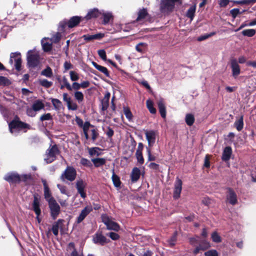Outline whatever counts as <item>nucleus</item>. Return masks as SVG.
Instances as JSON below:
<instances>
[{"instance_id":"a878e982","label":"nucleus","mask_w":256,"mask_h":256,"mask_svg":"<svg viewBox=\"0 0 256 256\" xmlns=\"http://www.w3.org/2000/svg\"><path fill=\"white\" fill-rule=\"evenodd\" d=\"M44 107V104L40 100H36L32 104V108L36 112L40 111Z\"/></svg>"},{"instance_id":"2eb2a0df","label":"nucleus","mask_w":256,"mask_h":256,"mask_svg":"<svg viewBox=\"0 0 256 256\" xmlns=\"http://www.w3.org/2000/svg\"><path fill=\"white\" fill-rule=\"evenodd\" d=\"M145 134L149 146H152L156 141V132L154 130L146 131Z\"/></svg>"},{"instance_id":"b1692460","label":"nucleus","mask_w":256,"mask_h":256,"mask_svg":"<svg viewBox=\"0 0 256 256\" xmlns=\"http://www.w3.org/2000/svg\"><path fill=\"white\" fill-rule=\"evenodd\" d=\"M232 152V150L230 147H226L223 152L222 159L224 161H227L230 160Z\"/></svg>"},{"instance_id":"20e7f679","label":"nucleus","mask_w":256,"mask_h":256,"mask_svg":"<svg viewBox=\"0 0 256 256\" xmlns=\"http://www.w3.org/2000/svg\"><path fill=\"white\" fill-rule=\"evenodd\" d=\"M58 153L59 150L56 144L50 146L46 152L44 160L46 164L52 162L56 160V156Z\"/></svg>"},{"instance_id":"de8ad7c7","label":"nucleus","mask_w":256,"mask_h":256,"mask_svg":"<svg viewBox=\"0 0 256 256\" xmlns=\"http://www.w3.org/2000/svg\"><path fill=\"white\" fill-rule=\"evenodd\" d=\"M136 156L138 161V162L140 164H142L144 162V158L142 156V152H136Z\"/></svg>"},{"instance_id":"e2e57ef3","label":"nucleus","mask_w":256,"mask_h":256,"mask_svg":"<svg viewBox=\"0 0 256 256\" xmlns=\"http://www.w3.org/2000/svg\"><path fill=\"white\" fill-rule=\"evenodd\" d=\"M99 148H90L88 150V153L90 156H94V155H98V150Z\"/></svg>"},{"instance_id":"e433bc0d","label":"nucleus","mask_w":256,"mask_h":256,"mask_svg":"<svg viewBox=\"0 0 256 256\" xmlns=\"http://www.w3.org/2000/svg\"><path fill=\"white\" fill-rule=\"evenodd\" d=\"M146 106L150 112L152 114H155L156 113V109L154 107L153 102L150 100H148L146 102Z\"/></svg>"},{"instance_id":"cd10ccee","label":"nucleus","mask_w":256,"mask_h":256,"mask_svg":"<svg viewBox=\"0 0 256 256\" xmlns=\"http://www.w3.org/2000/svg\"><path fill=\"white\" fill-rule=\"evenodd\" d=\"M51 102L56 110H60L62 108V104L59 100L52 98Z\"/></svg>"},{"instance_id":"6ab92c4d","label":"nucleus","mask_w":256,"mask_h":256,"mask_svg":"<svg viewBox=\"0 0 256 256\" xmlns=\"http://www.w3.org/2000/svg\"><path fill=\"white\" fill-rule=\"evenodd\" d=\"M100 16H102V24H108L110 22V20L112 19L113 18V16L111 12H105L103 10H101Z\"/></svg>"},{"instance_id":"c756f323","label":"nucleus","mask_w":256,"mask_h":256,"mask_svg":"<svg viewBox=\"0 0 256 256\" xmlns=\"http://www.w3.org/2000/svg\"><path fill=\"white\" fill-rule=\"evenodd\" d=\"M39 84L45 88H49L52 86V82L48 81L46 79L42 78L38 80Z\"/></svg>"},{"instance_id":"72a5a7b5","label":"nucleus","mask_w":256,"mask_h":256,"mask_svg":"<svg viewBox=\"0 0 256 256\" xmlns=\"http://www.w3.org/2000/svg\"><path fill=\"white\" fill-rule=\"evenodd\" d=\"M256 33V30L254 29H246L244 30L242 32V34L244 36H246L248 37H252L255 35Z\"/></svg>"},{"instance_id":"69168bd1","label":"nucleus","mask_w":256,"mask_h":256,"mask_svg":"<svg viewBox=\"0 0 256 256\" xmlns=\"http://www.w3.org/2000/svg\"><path fill=\"white\" fill-rule=\"evenodd\" d=\"M62 81L64 83V86L68 90H72L71 86L70 84V83L68 82V80L66 79V76H63Z\"/></svg>"},{"instance_id":"39448f33","label":"nucleus","mask_w":256,"mask_h":256,"mask_svg":"<svg viewBox=\"0 0 256 256\" xmlns=\"http://www.w3.org/2000/svg\"><path fill=\"white\" fill-rule=\"evenodd\" d=\"M181 4V0H162L160 10L162 13L168 12L172 11L174 7L175 4Z\"/></svg>"},{"instance_id":"052dcab7","label":"nucleus","mask_w":256,"mask_h":256,"mask_svg":"<svg viewBox=\"0 0 256 256\" xmlns=\"http://www.w3.org/2000/svg\"><path fill=\"white\" fill-rule=\"evenodd\" d=\"M51 120H52V116L50 113L44 114L42 115L40 118V120L42 122Z\"/></svg>"},{"instance_id":"6e6552de","label":"nucleus","mask_w":256,"mask_h":256,"mask_svg":"<svg viewBox=\"0 0 256 256\" xmlns=\"http://www.w3.org/2000/svg\"><path fill=\"white\" fill-rule=\"evenodd\" d=\"M40 197L38 196V195L34 194L32 206L33 210L36 215V219L38 224H40L41 222V219L40 218V216L41 214V210L40 208Z\"/></svg>"},{"instance_id":"864d4df0","label":"nucleus","mask_w":256,"mask_h":256,"mask_svg":"<svg viewBox=\"0 0 256 256\" xmlns=\"http://www.w3.org/2000/svg\"><path fill=\"white\" fill-rule=\"evenodd\" d=\"M10 83V80L6 78L3 76H0V86H8Z\"/></svg>"},{"instance_id":"bb28decb","label":"nucleus","mask_w":256,"mask_h":256,"mask_svg":"<svg viewBox=\"0 0 256 256\" xmlns=\"http://www.w3.org/2000/svg\"><path fill=\"white\" fill-rule=\"evenodd\" d=\"M40 74L48 78H52L54 75L52 69L48 66L41 72Z\"/></svg>"},{"instance_id":"f3484780","label":"nucleus","mask_w":256,"mask_h":256,"mask_svg":"<svg viewBox=\"0 0 256 256\" xmlns=\"http://www.w3.org/2000/svg\"><path fill=\"white\" fill-rule=\"evenodd\" d=\"M52 43L49 38H43L41 40V44L44 50V52L50 51L52 48Z\"/></svg>"},{"instance_id":"ddd939ff","label":"nucleus","mask_w":256,"mask_h":256,"mask_svg":"<svg viewBox=\"0 0 256 256\" xmlns=\"http://www.w3.org/2000/svg\"><path fill=\"white\" fill-rule=\"evenodd\" d=\"M92 241L95 244L104 246L108 242L106 238L102 234V232H96L93 236Z\"/></svg>"},{"instance_id":"f8f14e48","label":"nucleus","mask_w":256,"mask_h":256,"mask_svg":"<svg viewBox=\"0 0 256 256\" xmlns=\"http://www.w3.org/2000/svg\"><path fill=\"white\" fill-rule=\"evenodd\" d=\"M86 186V184L82 180H77L76 182V188L77 189L78 192L83 198H85L86 196L85 192Z\"/></svg>"},{"instance_id":"0eeeda50","label":"nucleus","mask_w":256,"mask_h":256,"mask_svg":"<svg viewBox=\"0 0 256 256\" xmlns=\"http://www.w3.org/2000/svg\"><path fill=\"white\" fill-rule=\"evenodd\" d=\"M102 222L106 225L108 230L115 231L119 230V225L116 222L112 221L107 215H102Z\"/></svg>"},{"instance_id":"7c9ffc66","label":"nucleus","mask_w":256,"mask_h":256,"mask_svg":"<svg viewBox=\"0 0 256 256\" xmlns=\"http://www.w3.org/2000/svg\"><path fill=\"white\" fill-rule=\"evenodd\" d=\"M96 167H99L105 164L106 160L104 158H96L92 160Z\"/></svg>"},{"instance_id":"4d7b16f0","label":"nucleus","mask_w":256,"mask_h":256,"mask_svg":"<svg viewBox=\"0 0 256 256\" xmlns=\"http://www.w3.org/2000/svg\"><path fill=\"white\" fill-rule=\"evenodd\" d=\"M61 34L59 32L56 33L55 34H54L51 38H50L52 42L56 43L59 42V40L60 39Z\"/></svg>"},{"instance_id":"473e14b6","label":"nucleus","mask_w":256,"mask_h":256,"mask_svg":"<svg viewBox=\"0 0 256 256\" xmlns=\"http://www.w3.org/2000/svg\"><path fill=\"white\" fill-rule=\"evenodd\" d=\"M195 118L194 116L191 114H188L186 116L185 121L187 125L191 126L194 123Z\"/></svg>"},{"instance_id":"58836bf2","label":"nucleus","mask_w":256,"mask_h":256,"mask_svg":"<svg viewBox=\"0 0 256 256\" xmlns=\"http://www.w3.org/2000/svg\"><path fill=\"white\" fill-rule=\"evenodd\" d=\"M75 99L80 104L84 100V96L82 92L76 91L74 94Z\"/></svg>"},{"instance_id":"f257e3e1","label":"nucleus","mask_w":256,"mask_h":256,"mask_svg":"<svg viewBox=\"0 0 256 256\" xmlns=\"http://www.w3.org/2000/svg\"><path fill=\"white\" fill-rule=\"evenodd\" d=\"M82 20V17L74 16L70 18L69 20H64L61 21L59 24V30L63 31L66 27L72 28L78 24Z\"/></svg>"},{"instance_id":"49530a36","label":"nucleus","mask_w":256,"mask_h":256,"mask_svg":"<svg viewBox=\"0 0 256 256\" xmlns=\"http://www.w3.org/2000/svg\"><path fill=\"white\" fill-rule=\"evenodd\" d=\"M198 246H200L202 250H204L210 247V244L208 242L205 240H200Z\"/></svg>"},{"instance_id":"f704fd0d","label":"nucleus","mask_w":256,"mask_h":256,"mask_svg":"<svg viewBox=\"0 0 256 256\" xmlns=\"http://www.w3.org/2000/svg\"><path fill=\"white\" fill-rule=\"evenodd\" d=\"M196 6L194 5L191 6L188 10L186 12V16L189 18L191 20H192L196 12Z\"/></svg>"},{"instance_id":"9d476101","label":"nucleus","mask_w":256,"mask_h":256,"mask_svg":"<svg viewBox=\"0 0 256 256\" xmlns=\"http://www.w3.org/2000/svg\"><path fill=\"white\" fill-rule=\"evenodd\" d=\"M230 68L232 76L236 78L240 73V66L236 58L230 60Z\"/></svg>"},{"instance_id":"dca6fc26","label":"nucleus","mask_w":256,"mask_h":256,"mask_svg":"<svg viewBox=\"0 0 256 256\" xmlns=\"http://www.w3.org/2000/svg\"><path fill=\"white\" fill-rule=\"evenodd\" d=\"M227 201L232 205H235L238 202L237 196L235 192L232 189L228 188L226 195Z\"/></svg>"},{"instance_id":"338daca9","label":"nucleus","mask_w":256,"mask_h":256,"mask_svg":"<svg viewBox=\"0 0 256 256\" xmlns=\"http://www.w3.org/2000/svg\"><path fill=\"white\" fill-rule=\"evenodd\" d=\"M64 72H65L67 70L72 68L73 66L70 62L66 61L64 62Z\"/></svg>"},{"instance_id":"a18cd8bd","label":"nucleus","mask_w":256,"mask_h":256,"mask_svg":"<svg viewBox=\"0 0 256 256\" xmlns=\"http://www.w3.org/2000/svg\"><path fill=\"white\" fill-rule=\"evenodd\" d=\"M8 127L10 132L12 134L16 130V118H14V120L8 124Z\"/></svg>"},{"instance_id":"a211bd4d","label":"nucleus","mask_w":256,"mask_h":256,"mask_svg":"<svg viewBox=\"0 0 256 256\" xmlns=\"http://www.w3.org/2000/svg\"><path fill=\"white\" fill-rule=\"evenodd\" d=\"M4 178L10 185L15 184L16 182V173L15 172H8L4 176Z\"/></svg>"},{"instance_id":"423d86ee","label":"nucleus","mask_w":256,"mask_h":256,"mask_svg":"<svg viewBox=\"0 0 256 256\" xmlns=\"http://www.w3.org/2000/svg\"><path fill=\"white\" fill-rule=\"evenodd\" d=\"M76 172L72 166H68L61 176V178L63 181L66 179L69 181L74 180L76 178Z\"/></svg>"},{"instance_id":"79ce46f5","label":"nucleus","mask_w":256,"mask_h":256,"mask_svg":"<svg viewBox=\"0 0 256 256\" xmlns=\"http://www.w3.org/2000/svg\"><path fill=\"white\" fill-rule=\"evenodd\" d=\"M123 109L124 114L126 118L128 120V121H132L133 118V116L130 108L127 107H124Z\"/></svg>"},{"instance_id":"a19ab883","label":"nucleus","mask_w":256,"mask_h":256,"mask_svg":"<svg viewBox=\"0 0 256 256\" xmlns=\"http://www.w3.org/2000/svg\"><path fill=\"white\" fill-rule=\"evenodd\" d=\"M44 190V198L48 203L50 202L52 200H54V198L52 196V194L49 188Z\"/></svg>"},{"instance_id":"1a4fd4ad","label":"nucleus","mask_w":256,"mask_h":256,"mask_svg":"<svg viewBox=\"0 0 256 256\" xmlns=\"http://www.w3.org/2000/svg\"><path fill=\"white\" fill-rule=\"evenodd\" d=\"M48 206L50 210L51 216L54 220H55L60 212V206L55 200H52L48 202Z\"/></svg>"},{"instance_id":"aec40b11","label":"nucleus","mask_w":256,"mask_h":256,"mask_svg":"<svg viewBox=\"0 0 256 256\" xmlns=\"http://www.w3.org/2000/svg\"><path fill=\"white\" fill-rule=\"evenodd\" d=\"M101 10L100 11L96 8L90 10L86 16L84 18L86 20H90L92 18H96L100 16Z\"/></svg>"},{"instance_id":"c9c22d12","label":"nucleus","mask_w":256,"mask_h":256,"mask_svg":"<svg viewBox=\"0 0 256 256\" xmlns=\"http://www.w3.org/2000/svg\"><path fill=\"white\" fill-rule=\"evenodd\" d=\"M112 179L113 184L116 187L118 188L120 186L121 182H120V178L118 176H116L114 174V170H113L112 175Z\"/></svg>"},{"instance_id":"603ef678","label":"nucleus","mask_w":256,"mask_h":256,"mask_svg":"<svg viewBox=\"0 0 256 256\" xmlns=\"http://www.w3.org/2000/svg\"><path fill=\"white\" fill-rule=\"evenodd\" d=\"M80 163L82 166L86 167H90L92 166L91 162L85 158H82L80 160Z\"/></svg>"},{"instance_id":"0e129e2a","label":"nucleus","mask_w":256,"mask_h":256,"mask_svg":"<svg viewBox=\"0 0 256 256\" xmlns=\"http://www.w3.org/2000/svg\"><path fill=\"white\" fill-rule=\"evenodd\" d=\"M146 46V43L140 42L136 46V49L138 52H142L143 51L142 48H145Z\"/></svg>"},{"instance_id":"2f4dec72","label":"nucleus","mask_w":256,"mask_h":256,"mask_svg":"<svg viewBox=\"0 0 256 256\" xmlns=\"http://www.w3.org/2000/svg\"><path fill=\"white\" fill-rule=\"evenodd\" d=\"M8 64L12 68H16V52L10 54Z\"/></svg>"},{"instance_id":"5701e85b","label":"nucleus","mask_w":256,"mask_h":256,"mask_svg":"<svg viewBox=\"0 0 256 256\" xmlns=\"http://www.w3.org/2000/svg\"><path fill=\"white\" fill-rule=\"evenodd\" d=\"M92 64L96 69L103 73L106 76L110 77V74L106 68L100 66L94 62H92Z\"/></svg>"},{"instance_id":"680f3d73","label":"nucleus","mask_w":256,"mask_h":256,"mask_svg":"<svg viewBox=\"0 0 256 256\" xmlns=\"http://www.w3.org/2000/svg\"><path fill=\"white\" fill-rule=\"evenodd\" d=\"M100 57L104 60H106V52L104 50H100L98 52Z\"/></svg>"},{"instance_id":"393cba45","label":"nucleus","mask_w":256,"mask_h":256,"mask_svg":"<svg viewBox=\"0 0 256 256\" xmlns=\"http://www.w3.org/2000/svg\"><path fill=\"white\" fill-rule=\"evenodd\" d=\"M30 126L27 124L20 121L17 118V132L20 130L24 132H26L28 129H30Z\"/></svg>"},{"instance_id":"09e8293b","label":"nucleus","mask_w":256,"mask_h":256,"mask_svg":"<svg viewBox=\"0 0 256 256\" xmlns=\"http://www.w3.org/2000/svg\"><path fill=\"white\" fill-rule=\"evenodd\" d=\"M70 76L72 81L76 82L79 80L80 76L78 74L74 71L71 70L70 72Z\"/></svg>"},{"instance_id":"412c9836","label":"nucleus","mask_w":256,"mask_h":256,"mask_svg":"<svg viewBox=\"0 0 256 256\" xmlns=\"http://www.w3.org/2000/svg\"><path fill=\"white\" fill-rule=\"evenodd\" d=\"M140 176V170L138 168H134L132 172L130 177L132 182H134L138 180Z\"/></svg>"},{"instance_id":"ea45409f","label":"nucleus","mask_w":256,"mask_h":256,"mask_svg":"<svg viewBox=\"0 0 256 256\" xmlns=\"http://www.w3.org/2000/svg\"><path fill=\"white\" fill-rule=\"evenodd\" d=\"M57 187L62 194L66 195L68 198L70 196V192L66 186L58 184Z\"/></svg>"},{"instance_id":"9b49d317","label":"nucleus","mask_w":256,"mask_h":256,"mask_svg":"<svg viewBox=\"0 0 256 256\" xmlns=\"http://www.w3.org/2000/svg\"><path fill=\"white\" fill-rule=\"evenodd\" d=\"M92 206L91 205H88L80 212L76 219V222L80 224L83 221L86 216L92 210Z\"/></svg>"},{"instance_id":"13d9d810","label":"nucleus","mask_w":256,"mask_h":256,"mask_svg":"<svg viewBox=\"0 0 256 256\" xmlns=\"http://www.w3.org/2000/svg\"><path fill=\"white\" fill-rule=\"evenodd\" d=\"M212 238L215 242H221V238L216 232H214L212 234Z\"/></svg>"},{"instance_id":"5fc2aeb1","label":"nucleus","mask_w":256,"mask_h":256,"mask_svg":"<svg viewBox=\"0 0 256 256\" xmlns=\"http://www.w3.org/2000/svg\"><path fill=\"white\" fill-rule=\"evenodd\" d=\"M205 256H219L218 252L215 250H210L204 252Z\"/></svg>"},{"instance_id":"bf43d9fd","label":"nucleus","mask_w":256,"mask_h":256,"mask_svg":"<svg viewBox=\"0 0 256 256\" xmlns=\"http://www.w3.org/2000/svg\"><path fill=\"white\" fill-rule=\"evenodd\" d=\"M26 114L28 116L34 117L36 114V112L31 107L26 109Z\"/></svg>"},{"instance_id":"4468645a","label":"nucleus","mask_w":256,"mask_h":256,"mask_svg":"<svg viewBox=\"0 0 256 256\" xmlns=\"http://www.w3.org/2000/svg\"><path fill=\"white\" fill-rule=\"evenodd\" d=\"M182 190V181L178 178H176L174 182V188L173 197L176 200L180 197Z\"/></svg>"},{"instance_id":"774afa93","label":"nucleus","mask_w":256,"mask_h":256,"mask_svg":"<svg viewBox=\"0 0 256 256\" xmlns=\"http://www.w3.org/2000/svg\"><path fill=\"white\" fill-rule=\"evenodd\" d=\"M70 256H84V254L82 250L78 251L76 249L74 248L71 252Z\"/></svg>"},{"instance_id":"4be33fe9","label":"nucleus","mask_w":256,"mask_h":256,"mask_svg":"<svg viewBox=\"0 0 256 256\" xmlns=\"http://www.w3.org/2000/svg\"><path fill=\"white\" fill-rule=\"evenodd\" d=\"M158 106L162 117L165 118L166 116V110L165 104L162 100H160L158 101Z\"/></svg>"},{"instance_id":"3c124183","label":"nucleus","mask_w":256,"mask_h":256,"mask_svg":"<svg viewBox=\"0 0 256 256\" xmlns=\"http://www.w3.org/2000/svg\"><path fill=\"white\" fill-rule=\"evenodd\" d=\"M230 12L234 19L236 18L238 14H242L240 9L236 8L231 10Z\"/></svg>"},{"instance_id":"4c0bfd02","label":"nucleus","mask_w":256,"mask_h":256,"mask_svg":"<svg viewBox=\"0 0 256 256\" xmlns=\"http://www.w3.org/2000/svg\"><path fill=\"white\" fill-rule=\"evenodd\" d=\"M234 126L238 131H240L243 128L244 122L242 116L234 122Z\"/></svg>"},{"instance_id":"7ed1b4c3","label":"nucleus","mask_w":256,"mask_h":256,"mask_svg":"<svg viewBox=\"0 0 256 256\" xmlns=\"http://www.w3.org/2000/svg\"><path fill=\"white\" fill-rule=\"evenodd\" d=\"M27 63L29 68H34L40 64L39 54L34 50H30L27 53Z\"/></svg>"},{"instance_id":"c85d7f7f","label":"nucleus","mask_w":256,"mask_h":256,"mask_svg":"<svg viewBox=\"0 0 256 256\" xmlns=\"http://www.w3.org/2000/svg\"><path fill=\"white\" fill-rule=\"evenodd\" d=\"M62 221V220L59 219L53 224L52 230L54 236H58V234L59 225Z\"/></svg>"},{"instance_id":"f03ea898","label":"nucleus","mask_w":256,"mask_h":256,"mask_svg":"<svg viewBox=\"0 0 256 256\" xmlns=\"http://www.w3.org/2000/svg\"><path fill=\"white\" fill-rule=\"evenodd\" d=\"M83 132L84 136L86 140L90 138V135L93 142H94L98 135V130L94 128V126L91 125L88 122H86L83 126Z\"/></svg>"},{"instance_id":"6e6d98bb","label":"nucleus","mask_w":256,"mask_h":256,"mask_svg":"<svg viewBox=\"0 0 256 256\" xmlns=\"http://www.w3.org/2000/svg\"><path fill=\"white\" fill-rule=\"evenodd\" d=\"M68 108V110H76L78 109V105L76 103L72 102L70 100L68 104H67Z\"/></svg>"},{"instance_id":"8fccbe9b","label":"nucleus","mask_w":256,"mask_h":256,"mask_svg":"<svg viewBox=\"0 0 256 256\" xmlns=\"http://www.w3.org/2000/svg\"><path fill=\"white\" fill-rule=\"evenodd\" d=\"M200 240L199 237L191 238H190V243L193 246H196V244H199Z\"/></svg>"},{"instance_id":"37998d69","label":"nucleus","mask_w":256,"mask_h":256,"mask_svg":"<svg viewBox=\"0 0 256 256\" xmlns=\"http://www.w3.org/2000/svg\"><path fill=\"white\" fill-rule=\"evenodd\" d=\"M147 14L148 13L146 9L143 8L142 10H140L138 13V16L136 20V21H140L144 19Z\"/></svg>"},{"instance_id":"c03bdc74","label":"nucleus","mask_w":256,"mask_h":256,"mask_svg":"<svg viewBox=\"0 0 256 256\" xmlns=\"http://www.w3.org/2000/svg\"><path fill=\"white\" fill-rule=\"evenodd\" d=\"M233 2L235 4H253L256 2V0H234Z\"/></svg>"}]
</instances>
